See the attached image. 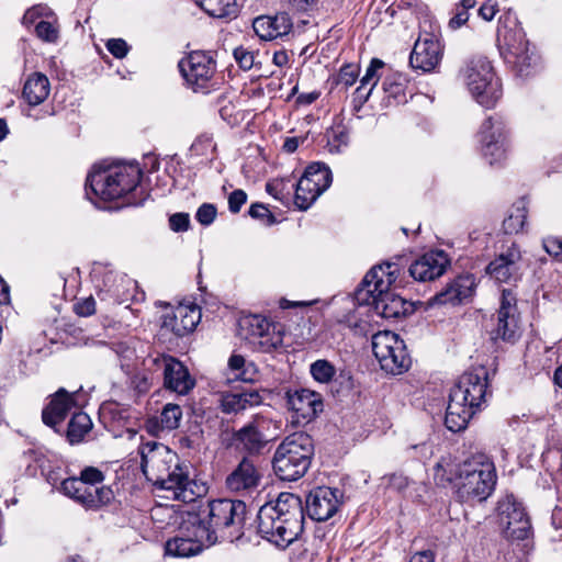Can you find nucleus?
<instances>
[{
  "label": "nucleus",
  "mask_w": 562,
  "mask_h": 562,
  "mask_svg": "<svg viewBox=\"0 0 562 562\" xmlns=\"http://www.w3.org/2000/svg\"><path fill=\"white\" fill-rule=\"evenodd\" d=\"M449 260L442 250L424 254L409 266V274L417 281H430L439 278L446 270Z\"/></svg>",
  "instance_id": "25"
},
{
  "label": "nucleus",
  "mask_w": 562,
  "mask_h": 562,
  "mask_svg": "<svg viewBox=\"0 0 562 562\" xmlns=\"http://www.w3.org/2000/svg\"><path fill=\"white\" fill-rule=\"evenodd\" d=\"M260 479L261 475L254 461L243 457L235 470L226 477L225 484L232 492H250L259 485Z\"/></svg>",
  "instance_id": "27"
},
{
  "label": "nucleus",
  "mask_w": 562,
  "mask_h": 562,
  "mask_svg": "<svg viewBox=\"0 0 562 562\" xmlns=\"http://www.w3.org/2000/svg\"><path fill=\"white\" fill-rule=\"evenodd\" d=\"M131 385L138 392L145 393L150 387V381L146 373H132Z\"/></svg>",
  "instance_id": "59"
},
{
  "label": "nucleus",
  "mask_w": 562,
  "mask_h": 562,
  "mask_svg": "<svg viewBox=\"0 0 562 562\" xmlns=\"http://www.w3.org/2000/svg\"><path fill=\"white\" fill-rule=\"evenodd\" d=\"M441 57L442 47L439 40L434 34L426 33L415 42L409 56V65L414 69L429 72L439 65Z\"/></svg>",
  "instance_id": "22"
},
{
  "label": "nucleus",
  "mask_w": 562,
  "mask_h": 562,
  "mask_svg": "<svg viewBox=\"0 0 562 562\" xmlns=\"http://www.w3.org/2000/svg\"><path fill=\"white\" fill-rule=\"evenodd\" d=\"M143 171L136 162L94 165L87 176L85 191L87 198L112 201L133 192L140 182Z\"/></svg>",
  "instance_id": "7"
},
{
  "label": "nucleus",
  "mask_w": 562,
  "mask_h": 562,
  "mask_svg": "<svg viewBox=\"0 0 562 562\" xmlns=\"http://www.w3.org/2000/svg\"><path fill=\"white\" fill-rule=\"evenodd\" d=\"M522 255L517 244L513 243L492 260L486 273L499 283L517 282L522 274Z\"/></svg>",
  "instance_id": "17"
},
{
  "label": "nucleus",
  "mask_w": 562,
  "mask_h": 562,
  "mask_svg": "<svg viewBox=\"0 0 562 562\" xmlns=\"http://www.w3.org/2000/svg\"><path fill=\"white\" fill-rule=\"evenodd\" d=\"M76 406L75 393H69L60 387L50 398L48 405L42 412L43 423L60 432L59 425L67 417L69 412Z\"/></svg>",
  "instance_id": "26"
},
{
  "label": "nucleus",
  "mask_w": 562,
  "mask_h": 562,
  "mask_svg": "<svg viewBox=\"0 0 562 562\" xmlns=\"http://www.w3.org/2000/svg\"><path fill=\"white\" fill-rule=\"evenodd\" d=\"M434 561H435V554L431 550L416 552L409 559V562H434Z\"/></svg>",
  "instance_id": "62"
},
{
  "label": "nucleus",
  "mask_w": 562,
  "mask_h": 562,
  "mask_svg": "<svg viewBox=\"0 0 562 562\" xmlns=\"http://www.w3.org/2000/svg\"><path fill=\"white\" fill-rule=\"evenodd\" d=\"M291 10L307 12L317 5L318 0H286Z\"/></svg>",
  "instance_id": "61"
},
{
  "label": "nucleus",
  "mask_w": 562,
  "mask_h": 562,
  "mask_svg": "<svg viewBox=\"0 0 562 562\" xmlns=\"http://www.w3.org/2000/svg\"><path fill=\"white\" fill-rule=\"evenodd\" d=\"M288 182H290V179H273L267 182L266 191L274 199L282 200L284 194H290Z\"/></svg>",
  "instance_id": "47"
},
{
  "label": "nucleus",
  "mask_w": 562,
  "mask_h": 562,
  "mask_svg": "<svg viewBox=\"0 0 562 562\" xmlns=\"http://www.w3.org/2000/svg\"><path fill=\"white\" fill-rule=\"evenodd\" d=\"M384 63L381 59L373 58L368 66L364 76L361 78V86H367L371 83V88H374L379 77H378V70L383 68Z\"/></svg>",
  "instance_id": "48"
},
{
  "label": "nucleus",
  "mask_w": 562,
  "mask_h": 562,
  "mask_svg": "<svg viewBox=\"0 0 562 562\" xmlns=\"http://www.w3.org/2000/svg\"><path fill=\"white\" fill-rule=\"evenodd\" d=\"M487 371L479 367L463 373L456 385L450 390L445 425L452 431L464 430L473 417L485 403L487 394Z\"/></svg>",
  "instance_id": "6"
},
{
  "label": "nucleus",
  "mask_w": 562,
  "mask_h": 562,
  "mask_svg": "<svg viewBox=\"0 0 562 562\" xmlns=\"http://www.w3.org/2000/svg\"><path fill=\"white\" fill-rule=\"evenodd\" d=\"M182 417V411L177 404L165 405L160 414V424L162 429L173 430L179 427Z\"/></svg>",
  "instance_id": "44"
},
{
  "label": "nucleus",
  "mask_w": 562,
  "mask_h": 562,
  "mask_svg": "<svg viewBox=\"0 0 562 562\" xmlns=\"http://www.w3.org/2000/svg\"><path fill=\"white\" fill-rule=\"evenodd\" d=\"M310 372L317 382L328 383L335 376L336 368L328 360L318 359L311 364Z\"/></svg>",
  "instance_id": "42"
},
{
  "label": "nucleus",
  "mask_w": 562,
  "mask_h": 562,
  "mask_svg": "<svg viewBox=\"0 0 562 562\" xmlns=\"http://www.w3.org/2000/svg\"><path fill=\"white\" fill-rule=\"evenodd\" d=\"M245 324L248 328V338L254 344H259L263 348L274 346L270 339L271 324L268 319L259 315H252L247 317Z\"/></svg>",
  "instance_id": "35"
},
{
  "label": "nucleus",
  "mask_w": 562,
  "mask_h": 562,
  "mask_svg": "<svg viewBox=\"0 0 562 562\" xmlns=\"http://www.w3.org/2000/svg\"><path fill=\"white\" fill-rule=\"evenodd\" d=\"M372 351L381 369L391 374H402L411 367L412 360L404 340L393 331H379L372 337Z\"/></svg>",
  "instance_id": "10"
},
{
  "label": "nucleus",
  "mask_w": 562,
  "mask_h": 562,
  "mask_svg": "<svg viewBox=\"0 0 562 562\" xmlns=\"http://www.w3.org/2000/svg\"><path fill=\"white\" fill-rule=\"evenodd\" d=\"M319 97V92L313 91L308 93H302L297 97L296 102L299 104L307 105L315 102Z\"/></svg>",
  "instance_id": "64"
},
{
  "label": "nucleus",
  "mask_w": 562,
  "mask_h": 562,
  "mask_svg": "<svg viewBox=\"0 0 562 562\" xmlns=\"http://www.w3.org/2000/svg\"><path fill=\"white\" fill-rule=\"evenodd\" d=\"M477 137L482 155L491 166L502 164L506 159L509 143L507 123L503 116H488L482 123Z\"/></svg>",
  "instance_id": "11"
},
{
  "label": "nucleus",
  "mask_w": 562,
  "mask_h": 562,
  "mask_svg": "<svg viewBox=\"0 0 562 562\" xmlns=\"http://www.w3.org/2000/svg\"><path fill=\"white\" fill-rule=\"evenodd\" d=\"M91 428L92 422L89 415L83 412H75L68 422L65 432L67 441L70 445L80 443Z\"/></svg>",
  "instance_id": "37"
},
{
  "label": "nucleus",
  "mask_w": 562,
  "mask_h": 562,
  "mask_svg": "<svg viewBox=\"0 0 562 562\" xmlns=\"http://www.w3.org/2000/svg\"><path fill=\"white\" fill-rule=\"evenodd\" d=\"M516 295L509 289H504L501 296V305L497 312V327L493 331V338H501L507 342H515L520 337L518 326V312Z\"/></svg>",
  "instance_id": "19"
},
{
  "label": "nucleus",
  "mask_w": 562,
  "mask_h": 562,
  "mask_svg": "<svg viewBox=\"0 0 562 562\" xmlns=\"http://www.w3.org/2000/svg\"><path fill=\"white\" fill-rule=\"evenodd\" d=\"M93 282L97 296L101 303H104L105 307L125 303L136 285L133 280L111 270L94 271Z\"/></svg>",
  "instance_id": "16"
},
{
  "label": "nucleus",
  "mask_w": 562,
  "mask_h": 562,
  "mask_svg": "<svg viewBox=\"0 0 562 562\" xmlns=\"http://www.w3.org/2000/svg\"><path fill=\"white\" fill-rule=\"evenodd\" d=\"M108 50L116 58H123L128 52L126 42L122 38H111L106 42Z\"/></svg>",
  "instance_id": "56"
},
{
  "label": "nucleus",
  "mask_w": 562,
  "mask_h": 562,
  "mask_svg": "<svg viewBox=\"0 0 562 562\" xmlns=\"http://www.w3.org/2000/svg\"><path fill=\"white\" fill-rule=\"evenodd\" d=\"M382 88L389 98L401 102L404 98L405 78L401 74L389 75L384 78Z\"/></svg>",
  "instance_id": "41"
},
{
  "label": "nucleus",
  "mask_w": 562,
  "mask_h": 562,
  "mask_svg": "<svg viewBox=\"0 0 562 562\" xmlns=\"http://www.w3.org/2000/svg\"><path fill=\"white\" fill-rule=\"evenodd\" d=\"M248 214L252 218L263 221L267 225H271L274 223L273 214L261 203L251 204Z\"/></svg>",
  "instance_id": "51"
},
{
  "label": "nucleus",
  "mask_w": 562,
  "mask_h": 562,
  "mask_svg": "<svg viewBox=\"0 0 562 562\" xmlns=\"http://www.w3.org/2000/svg\"><path fill=\"white\" fill-rule=\"evenodd\" d=\"M190 226V216L188 213H175L169 217V227L171 231L179 233L188 231Z\"/></svg>",
  "instance_id": "54"
},
{
  "label": "nucleus",
  "mask_w": 562,
  "mask_h": 562,
  "mask_svg": "<svg viewBox=\"0 0 562 562\" xmlns=\"http://www.w3.org/2000/svg\"><path fill=\"white\" fill-rule=\"evenodd\" d=\"M543 249L555 260L562 262V239L559 237H547L542 241Z\"/></svg>",
  "instance_id": "53"
},
{
  "label": "nucleus",
  "mask_w": 562,
  "mask_h": 562,
  "mask_svg": "<svg viewBox=\"0 0 562 562\" xmlns=\"http://www.w3.org/2000/svg\"><path fill=\"white\" fill-rule=\"evenodd\" d=\"M78 479L83 486L98 488L95 485L104 481V474L98 468L87 467L80 472Z\"/></svg>",
  "instance_id": "45"
},
{
  "label": "nucleus",
  "mask_w": 562,
  "mask_h": 562,
  "mask_svg": "<svg viewBox=\"0 0 562 562\" xmlns=\"http://www.w3.org/2000/svg\"><path fill=\"white\" fill-rule=\"evenodd\" d=\"M200 318L201 312L198 307L180 305L162 316L161 329L183 337L194 330Z\"/></svg>",
  "instance_id": "24"
},
{
  "label": "nucleus",
  "mask_w": 562,
  "mask_h": 562,
  "mask_svg": "<svg viewBox=\"0 0 562 562\" xmlns=\"http://www.w3.org/2000/svg\"><path fill=\"white\" fill-rule=\"evenodd\" d=\"M179 69L188 87L194 92L209 93L216 86L215 60L204 52L195 50L179 61Z\"/></svg>",
  "instance_id": "12"
},
{
  "label": "nucleus",
  "mask_w": 562,
  "mask_h": 562,
  "mask_svg": "<svg viewBox=\"0 0 562 562\" xmlns=\"http://www.w3.org/2000/svg\"><path fill=\"white\" fill-rule=\"evenodd\" d=\"M286 405L293 413V422L306 424L323 412V401L319 393L307 389L286 392Z\"/></svg>",
  "instance_id": "20"
},
{
  "label": "nucleus",
  "mask_w": 562,
  "mask_h": 562,
  "mask_svg": "<svg viewBox=\"0 0 562 562\" xmlns=\"http://www.w3.org/2000/svg\"><path fill=\"white\" fill-rule=\"evenodd\" d=\"M527 218L526 207L517 206L508 217L503 221V229L506 234H517L522 231Z\"/></svg>",
  "instance_id": "43"
},
{
  "label": "nucleus",
  "mask_w": 562,
  "mask_h": 562,
  "mask_svg": "<svg viewBox=\"0 0 562 562\" xmlns=\"http://www.w3.org/2000/svg\"><path fill=\"white\" fill-rule=\"evenodd\" d=\"M194 539L184 537H175L166 542L165 552L175 558H189L196 555L202 551L206 541L194 533Z\"/></svg>",
  "instance_id": "32"
},
{
  "label": "nucleus",
  "mask_w": 562,
  "mask_h": 562,
  "mask_svg": "<svg viewBox=\"0 0 562 562\" xmlns=\"http://www.w3.org/2000/svg\"><path fill=\"white\" fill-rule=\"evenodd\" d=\"M216 213V207L213 204L204 203L198 209L195 218L200 224L207 226L213 223Z\"/></svg>",
  "instance_id": "52"
},
{
  "label": "nucleus",
  "mask_w": 562,
  "mask_h": 562,
  "mask_svg": "<svg viewBox=\"0 0 562 562\" xmlns=\"http://www.w3.org/2000/svg\"><path fill=\"white\" fill-rule=\"evenodd\" d=\"M149 368L162 371L164 386L179 395H187L195 386V379L188 368L177 358L169 355H158L145 361Z\"/></svg>",
  "instance_id": "13"
},
{
  "label": "nucleus",
  "mask_w": 562,
  "mask_h": 562,
  "mask_svg": "<svg viewBox=\"0 0 562 562\" xmlns=\"http://www.w3.org/2000/svg\"><path fill=\"white\" fill-rule=\"evenodd\" d=\"M35 32L45 42L53 43L58 38L57 29L48 21H40L35 26Z\"/></svg>",
  "instance_id": "49"
},
{
  "label": "nucleus",
  "mask_w": 562,
  "mask_h": 562,
  "mask_svg": "<svg viewBox=\"0 0 562 562\" xmlns=\"http://www.w3.org/2000/svg\"><path fill=\"white\" fill-rule=\"evenodd\" d=\"M339 488L318 486L312 490L305 502V509L311 519L326 521L330 519L342 504Z\"/></svg>",
  "instance_id": "18"
},
{
  "label": "nucleus",
  "mask_w": 562,
  "mask_h": 562,
  "mask_svg": "<svg viewBox=\"0 0 562 562\" xmlns=\"http://www.w3.org/2000/svg\"><path fill=\"white\" fill-rule=\"evenodd\" d=\"M234 58L239 67L244 70H249L254 66L255 55L254 52L239 46L234 49Z\"/></svg>",
  "instance_id": "50"
},
{
  "label": "nucleus",
  "mask_w": 562,
  "mask_h": 562,
  "mask_svg": "<svg viewBox=\"0 0 562 562\" xmlns=\"http://www.w3.org/2000/svg\"><path fill=\"white\" fill-rule=\"evenodd\" d=\"M475 288L476 282L473 274L459 276L432 296L429 303L437 305L462 304L473 296Z\"/></svg>",
  "instance_id": "23"
},
{
  "label": "nucleus",
  "mask_w": 562,
  "mask_h": 562,
  "mask_svg": "<svg viewBox=\"0 0 562 562\" xmlns=\"http://www.w3.org/2000/svg\"><path fill=\"white\" fill-rule=\"evenodd\" d=\"M112 349L117 356L122 370L128 375L132 374L136 360L135 348L126 341H117L113 344Z\"/></svg>",
  "instance_id": "38"
},
{
  "label": "nucleus",
  "mask_w": 562,
  "mask_h": 562,
  "mask_svg": "<svg viewBox=\"0 0 562 562\" xmlns=\"http://www.w3.org/2000/svg\"><path fill=\"white\" fill-rule=\"evenodd\" d=\"M307 176L313 179V181L319 188L327 190L333 182V175L329 167L324 162H313L305 169Z\"/></svg>",
  "instance_id": "39"
},
{
  "label": "nucleus",
  "mask_w": 562,
  "mask_h": 562,
  "mask_svg": "<svg viewBox=\"0 0 562 562\" xmlns=\"http://www.w3.org/2000/svg\"><path fill=\"white\" fill-rule=\"evenodd\" d=\"M460 77L476 102L486 109L494 108L503 94L501 81L484 56L469 58L460 69Z\"/></svg>",
  "instance_id": "9"
},
{
  "label": "nucleus",
  "mask_w": 562,
  "mask_h": 562,
  "mask_svg": "<svg viewBox=\"0 0 562 562\" xmlns=\"http://www.w3.org/2000/svg\"><path fill=\"white\" fill-rule=\"evenodd\" d=\"M551 525L555 530H562V504L557 505L551 514Z\"/></svg>",
  "instance_id": "63"
},
{
  "label": "nucleus",
  "mask_w": 562,
  "mask_h": 562,
  "mask_svg": "<svg viewBox=\"0 0 562 562\" xmlns=\"http://www.w3.org/2000/svg\"><path fill=\"white\" fill-rule=\"evenodd\" d=\"M198 3L204 12L216 19L232 20L239 12L236 0H198Z\"/></svg>",
  "instance_id": "36"
},
{
  "label": "nucleus",
  "mask_w": 562,
  "mask_h": 562,
  "mask_svg": "<svg viewBox=\"0 0 562 562\" xmlns=\"http://www.w3.org/2000/svg\"><path fill=\"white\" fill-rule=\"evenodd\" d=\"M75 312L79 316H90L95 312V300L93 296L86 297L75 304Z\"/></svg>",
  "instance_id": "57"
},
{
  "label": "nucleus",
  "mask_w": 562,
  "mask_h": 562,
  "mask_svg": "<svg viewBox=\"0 0 562 562\" xmlns=\"http://www.w3.org/2000/svg\"><path fill=\"white\" fill-rule=\"evenodd\" d=\"M497 512L499 525L507 539L524 540L531 532L530 519L522 506L514 495H506L498 502Z\"/></svg>",
  "instance_id": "14"
},
{
  "label": "nucleus",
  "mask_w": 562,
  "mask_h": 562,
  "mask_svg": "<svg viewBox=\"0 0 562 562\" xmlns=\"http://www.w3.org/2000/svg\"><path fill=\"white\" fill-rule=\"evenodd\" d=\"M434 470L435 480L439 483L456 482L457 495L465 503L485 501L496 485L494 462L483 452L471 456L460 464L450 457H442Z\"/></svg>",
  "instance_id": "2"
},
{
  "label": "nucleus",
  "mask_w": 562,
  "mask_h": 562,
  "mask_svg": "<svg viewBox=\"0 0 562 562\" xmlns=\"http://www.w3.org/2000/svg\"><path fill=\"white\" fill-rule=\"evenodd\" d=\"M258 378V370L251 362H246L240 355H233L228 360L226 381L254 382Z\"/></svg>",
  "instance_id": "34"
},
{
  "label": "nucleus",
  "mask_w": 562,
  "mask_h": 562,
  "mask_svg": "<svg viewBox=\"0 0 562 562\" xmlns=\"http://www.w3.org/2000/svg\"><path fill=\"white\" fill-rule=\"evenodd\" d=\"M324 191L304 172L295 184L294 204L299 210L306 211Z\"/></svg>",
  "instance_id": "33"
},
{
  "label": "nucleus",
  "mask_w": 562,
  "mask_h": 562,
  "mask_svg": "<svg viewBox=\"0 0 562 562\" xmlns=\"http://www.w3.org/2000/svg\"><path fill=\"white\" fill-rule=\"evenodd\" d=\"M203 516H194L189 522L194 535L214 544L220 539L234 542L244 536L247 505L239 499L220 498L209 502Z\"/></svg>",
  "instance_id": "5"
},
{
  "label": "nucleus",
  "mask_w": 562,
  "mask_h": 562,
  "mask_svg": "<svg viewBox=\"0 0 562 562\" xmlns=\"http://www.w3.org/2000/svg\"><path fill=\"white\" fill-rule=\"evenodd\" d=\"M138 453L140 469L147 481L160 490L171 491L173 498L191 503L200 495L196 483L189 477L188 467L167 446L156 441L143 443Z\"/></svg>",
  "instance_id": "1"
},
{
  "label": "nucleus",
  "mask_w": 562,
  "mask_h": 562,
  "mask_svg": "<svg viewBox=\"0 0 562 562\" xmlns=\"http://www.w3.org/2000/svg\"><path fill=\"white\" fill-rule=\"evenodd\" d=\"M469 20V12H467L464 9H460V7L456 5V13L449 20L448 26L451 30H458L461 26H463Z\"/></svg>",
  "instance_id": "60"
},
{
  "label": "nucleus",
  "mask_w": 562,
  "mask_h": 562,
  "mask_svg": "<svg viewBox=\"0 0 562 562\" xmlns=\"http://www.w3.org/2000/svg\"><path fill=\"white\" fill-rule=\"evenodd\" d=\"M524 34H519L518 45L509 47V54L514 58L513 63L520 77H527L537 66L538 56L530 52L528 41H525Z\"/></svg>",
  "instance_id": "31"
},
{
  "label": "nucleus",
  "mask_w": 562,
  "mask_h": 562,
  "mask_svg": "<svg viewBox=\"0 0 562 562\" xmlns=\"http://www.w3.org/2000/svg\"><path fill=\"white\" fill-rule=\"evenodd\" d=\"M247 201V194L244 190H234L228 196V209L232 213H238Z\"/></svg>",
  "instance_id": "55"
},
{
  "label": "nucleus",
  "mask_w": 562,
  "mask_h": 562,
  "mask_svg": "<svg viewBox=\"0 0 562 562\" xmlns=\"http://www.w3.org/2000/svg\"><path fill=\"white\" fill-rule=\"evenodd\" d=\"M257 524L262 539L285 549L297 539L304 528L301 497L293 493H280L274 502H268L259 508Z\"/></svg>",
  "instance_id": "3"
},
{
  "label": "nucleus",
  "mask_w": 562,
  "mask_h": 562,
  "mask_svg": "<svg viewBox=\"0 0 562 562\" xmlns=\"http://www.w3.org/2000/svg\"><path fill=\"white\" fill-rule=\"evenodd\" d=\"M252 29L261 40L272 41L286 35L292 29V21L285 12L274 16L261 15L254 20Z\"/></svg>",
  "instance_id": "28"
},
{
  "label": "nucleus",
  "mask_w": 562,
  "mask_h": 562,
  "mask_svg": "<svg viewBox=\"0 0 562 562\" xmlns=\"http://www.w3.org/2000/svg\"><path fill=\"white\" fill-rule=\"evenodd\" d=\"M313 456L312 437L303 431L293 432L277 447L272 459L273 472L282 481H297L306 474Z\"/></svg>",
  "instance_id": "8"
},
{
  "label": "nucleus",
  "mask_w": 562,
  "mask_h": 562,
  "mask_svg": "<svg viewBox=\"0 0 562 562\" xmlns=\"http://www.w3.org/2000/svg\"><path fill=\"white\" fill-rule=\"evenodd\" d=\"M49 91L50 85L48 78L42 72H34L26 79L23 86L22 97L29 105L35 106L47 99Z\"/></svg>",
  "instance_id": "30"
},
{
  "label": "nucleus",
  "mask_w": 562,
  "mask_h": 562,
  "mask_svg": "<svg viewBox=\"0 0 562 562\" xmlns=\"http://www.w3.org/2000/svg\"><path fill=\"white\" fill-rule=\"evenodd\" d=\"M327 147L333 154H338L349 143V133L342 125L333 126L326 132Z\"/></svg>",
  "instance_id": "40"
},
{
  "label": "nucleus",
  "mask_w": 562,
  "mask_h": 562,
  "mask_svg": "<svg viewBox=\"0 0 562 562\" xmlns=\"http://www.w3.org/2000/svg\"><path fill=\"white\" fill-rule=\"evenodd\" d=\"M396 272L397 266L391 262L371 268L353 293L355 302L370 306L383 318L397 319L413 313V303L390 290Z\"/></svg>",
  "instance_id": "4"
},
{
  "label": "nucleus",
  "mask_w": 562,
  "mask_h": 562,
  "mask_svg": "<svg viewBox=\"0 0 562 562\" xmlns=\"http://www.w3.org/2000/svg\"><path fill=\"white\" fill-rule=\"evenodd\" d=\"M262 396L256 390H244L238 393H223L220 398V407L223 413L238 414L248 408L258 406Z\"/></svg>",
  "instance_id": "29"
},
{
  "label": "nucleus",
  "mask_w": 562,
  "mask_h": 562,
  "mask_svg": "<svg viewBox=\"0 0 562 562\" xmlns=\"http://www.w3.org/2000/svg\"><path fill=\"white\" fill-rule=\"evenodd\" d=\"M498 12V4L495 0H486L479 9L477 13L484 21H492Z\"/></svg>",
  "instance_id": "58"
},
{
  "label": "nucleus",
  "mask_w": 562,
  "mask_h": 562,
  "mask_svg": "<svg viewBox=\"0 0 562 562\" xmlns=\"http://www.w3.org/2000/svg\"><path fill=\"white\" fill-rule=\"evenodd\" d=\"M359 65L348 64L340 68L337 76V83L342 85L345 88L352 86L359 75Z\"/></svg>",
  "instance_id": "46"
},
{
  "label": "nucleus",
  "mask_w": 562,
  "mask_h": 562,
  "mask_svg": "<svg viewBox=\"0 0 562 562\" xmlns=\"http://www.w3.org/2000/svg\"><path fill=\"white\" fill-rule=\"evenodd\" d=\"M266 425L265 417L256 415L241 428L232 432L229 446L244 453V457L250 458L262 454L270 442L266 434Z\"/></svg>",
  "instance_id": "15"
},
{
  "label": "nucleus",
  "mask_w": 562,
  "mask_h": 562,
  "mask_svg": "<svg viewBox=\"0 0 562 562\" xmlns=\"http://www.w3.org/2000/svg\"><path fill=\"white\" fill-rule=\"evenodd\" d=\"M60 490L65 495L74 498L88 509H94L106 505L113 498V492L110 487H86L78 477H68L63 480Z\"/></svg>",
  "instance_id": "21"
}]
</instances>
